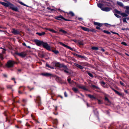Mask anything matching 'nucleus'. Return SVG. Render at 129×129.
Masks as SVG:
<instances>
[{
  "instance_id": "9b49d317",
  "label": "nucleus",
  "mask_w": 129,
  "mask_h": 129,
  "mask_svg": "<svg viewBox=\"0 0 129 129\" xmlns=\"http://www.w3.org/2000/svg\"><path fill=\"white\" fill-rule=\"evenodd\" d=\"M34 41L37 46H40V41L36 39L34 40Z\"/></svg>"
},
{
  "instance_id": "603ef678",
  "label": "nucleus",
  "mask_w": 129,
  "mask_h": 129,
  "mask_svg": "<svg viewBox=\"0 0 129 129\" xmlns=\"http://www.w3.org/2000/svg\"><path fill=\"white\" fill-rule=\"evenodd\" d=\"M64 71L66 73H68V72L67 70H65Z\"/></svg>"
},
{
  "instance_id": "7ed1b4c3",
  "label": "nucleus",
  "mask_w": 129,
  "mask_h": 129,
  "mask_svg": "<svg viewBox=\"0 0 129 129\" xmlns=\"http://www.w3.org/2000/svg\"><path fill=\"white\" fill-rule=\"evenodd\" d=\"M114 13H116L119 14L120 15H121L123 17H126L128 16L127 14V13H126L125 12V13H121L120 11H118L116 9H114Z\"/></svg>"
},
{
  "instance_id": "20e7f679",
  "label": "nucleus",
  "mask_w": 129,
  "mask_h": 129,
  "mask_svg": "<svg viewBox=\"0 0 129 129\" xmlns=\"http://www.w3.org/2000/svg\"><path fill=\"white\" fill-rule=\"evenodd\" d=\"M80 27L83 30L85 31H87L88 32L90 31L93 32L94 31V30L93 29H90L88 28L84 27H83L82 26H81Z\"/></svg>"
},
{
  "instance_id": "f03ea898",
  "label": "nucleus",
  "mask_w": 129,
  "mask_h": 129,
  "mask_svg": "<svg viewBox=\"0 0 129 129\" xmlns=\"http://www.w3.org/2000/svg\"><path fill=\"white\" fill-rule=\"evenodd\" d=\"M8 7L9 9H11L15 11H18V8L17 7H15L13 4L10 2L9 3Z\"/></svg>"
},
{
  "instance_id": "4468645a",
  "label": "nucleus",
  "mask_w": 129,
  "mask_h": 129,
  "mask_svg": "<svg viewBox=\"0 0 129 129\" xmlns=\"http://www.w3.org/2000/svg\"><path fill=\"white\" fill-rule=\"evenodd\" d=\"M42 75L44 76H50L52 75L50 73H42Z\"/></svg>"
},
{
  "instance_id": "4be33fe9",
  "label": "nucleus",
  "mask_w": 129,
  "mask_h": 129,
  "mask_svg": "<svg viewBox=\"0 0 129 129\" xmlns=\"http://www.w3.org/2000/svg\"><path fill=\"white\" fill-rule=\"evenodd\" d=\"M48 30L53 33H56V32L54 30L52 29H48Z\"/></svg>"
},
{
  "instance_id": "f704fd0d",
  "label": "nucleus",
  "mask_w": 129,
  "mask_h": 129,
  "mask_svg": "<svg viewBox=\"0 0 129 129\" xmlns=\"http://www.w3.org/2000/svg\"><path fill=\"white\" fill-rule=\"evenodd\" d=\"M77 56L81 58H82L83 57L82 56H81L80 55H77Z\"/></svg>"
},
{
  "instance_id": "f257e3e1",
  "label": "nucleus",
  "mask_w": 129,
  "mask_h": 129,
  "mask_svg": "<svg viewBox=\"0 0 129 129\" xmlns=\"http://www.w3.org/2000/svg\"><path fill=\"white\" fill-rule=\"evenodd\" d=\"M41 45H43L44 47L46 48L47 50H52L53 52L55 54H57L58 53V51L56 50H52L51 48L46 43H44L43 41H41Z\"/></svg>"
},
{
  "instance_id": "412c9836",
  "label": "nucleus",
  "mask_w": 129,
  "mask_h": 129,
  "mask_svg": "<svg viewBox=\"0 0 129 129\" xmlns=\"http://www.w3.org/2000/svg\"><path fill=\"white\" fill-rule=\"evenodd\" d=\"M68 14H69L72 16H73L74 15V13L72 12H70L69 13H68Z\"/></svg>"
},
{
  "instance_id": "09e8293b",
  "label": "nucleus",
  "mask_w": 129,
  "mask_h": 129,
  "mask_svg": "<svg viewBox=\"0 0 129 129\" xmlns=\"http://www.w3.org/2000/svg\"><path fill=\"white\" fill-rule=\"evenodd\" d=\"M22 101H23V102H26L25 100L24 99H23L22 100Z\"/></svg>"
},
{
  "instance_id": "aec40b11",
  "label": "nucleus",
  "mask_w": 129,
  "mask_h": 129,
  "mask_svg": "<svg viewBox=\"0 0 129 129\" xmlns=\"http://www.w3.org/2000/svg\"><path fill=\"white\" fill-rule=\"evenodd\" d=\"M59 31L60 32H62L64 34H67V31L62 29H60L59 30Z\"/></svg>"
},
{
  "instance_id": "774afa93",
  "label": "nucleus",
  "mask_w": 129,
  "mask_h": 129,
  "mask_svg": "<svg viewBox=\"0 0 129 129\" xmlns=\"http://www.w3.org/2000/svg\"><path fill=\"white\" fill-rule=\"evenodd\" d=\"M23 45H25V43H24L23 44Z\"/></svg>"
},
{
  "instance_id": "f8f14e48",
  "label": "nucleus",
  "mask_w": 129,
  "mask_h": 129,
  "mask_svg": "<svg viewBox=\"0 0 129 129\" xmlns=\"http://www.w3.org/2000/svg\"><path fill=\"white\" fill-rule=\"evenodd\" d=\"M124 8L126 9L125 12L127 14H129V7L128 6H125Z\"/></svg>"
},
{
  "instance_id": "6ab92c4d",
  "label": "nucleus",
  "mask_w": 129,
  "mask_h": 129,
  "mask_svg": "<svg viewBox=\"0 0 129 129\" xmlns=\"http://www.w3.org/2000/svg\"><path fill=\"white\" fill-rule=\"evenodd\" d=\"M75 65L76 66H77L80 69H82L83 68L82 67V66L78 64H75Z\"/></svg>"
},
{
  "instance_id": "dca6fc26",
  "label": "nucleus",
  "mask_w": 129,
  "mask_h": 129,
  "mask_svg": "<svg viewBox=\"0 0 129 129\" xmlns=\"http://www.w3.org/2000/svg\"><path fill=\"white\" fill-rule=\"evenodd\" d=\"M94 23L95 25L99 26H101L102 25V24L97 22H95Z\"/></svg>"
},
{
  "instance_id": "a211bd4d",
  "label": "nucleus",
  "mask_w": 129,
  "mask_h": 129,
  "mask_svg": "<svg viewBox=\"0 0 129 129\" xmlns=\"http://www.w3.org/2000/svg\"><path fill=\"white\" fill-rule=\"evenodd\" d=\"M117 3L121 7H123V4L121 2H117Z\"/></svg>"
},
{
  "instance_id": "c85d7f7f",
  "label": "nucleus",
  "mask_w": 129,
  "mask_h": 129,
  "mask_svg": "<svg viewBox=\"0 0 129 129\" xmlns=\"http://www.w3.org/2000/svg\"><path fill=\"white\" fill-rule=\"evenodd\" d=\"M114 15H115V16L117 17L118 18H120L121 17L119 16V15H118L117 14H116L115 13L114 14Z\"/></svg>"
},
{
  "instance_id": "338daca9",
  "label": "nucleus",
  "mask_w": 129,
  "mask_h": 129,
  "mask_svg": "<svg viewBox=\"0 0 129 129\" xmlns=\"http://www.w3.org/2000/svg\"><path fill=\"white\" fill-rule=\"evenodd\" d=\"M14 82L15 83H16V81L14 80Z\"/></svg>"
},
{
  "instance_id": "39448f33",
  "label": "nucleus",
  "mask_w": 129,
  "mask_h": 129,
  "mask_svg": "<svg viewBox=\"0 0 129 129\" xmlns=\"http://www.w3.org/2000/svg\"><path fill=\"white\" fill-rule=\"evenodd\" d=\"M14 62L13 61L10 60L8 62L7 66L8 67H12L13 66Z\"/></svg>"
},
{
  "instance_id": "bf43d9fd",
  "label": "nucleus",
  "mask_w": 129,
  "mask_h": 129,
  "mask_svg": "<svg viewBox=\"0 0 129 129\" xmlns=\"http://www.w3.org/2000/svg\"><path fill=\"white\" fill-rule=\"evenodd\" d=\"M79 19L80 20H82V19L81 18H79Z\"/></svg>"
},
{
  "instance_id": "5fc2aeb1",
  "label": "nucleus",
  "mask_w": 129,
  "mask_h": 129,
  "mask_svg": "<svg viewBox=\"0 0 129 129\" xmlns=\"http://www.w3.org/2000/svg\"><path fill=\"white\" fill-rule=\"evenodd\" d=\"M102 50L103 51H104V49H102Z\"/></svg>"
},
{
  "instance_id": "6e6d98bb",
  "label": "nucleus",
  "mask_w": 129,
  "mask_h": 129,
  "mask_svg": "<svg viewBox=\"0 0 129 129\" xmlns=\"http://www.w3.org/2000/svg\"><path fill=\"white\" fill-rule=\"evenodd\" d=\"M19 93H21V91H19Z\"/></svg>"
},
{
  "instance_id": "58836bf2",
  "label": "nucleus",
  "mask_w": 129,
  "mask_h": 129,
  "mask_svg": "<svg viewBox=\"0 0 129 129\" xmlns=\"http://www.w3.org/2000/svg\"><path fill=\"white\" fill-rule=\"evenodd\" d=\"M98 6L99 7H101L102 6L101 4H99L98 5Z\"/></svg>"
},
{
  "instance_id": "a878e982",
  "label": "nucleus",
  "mask_w": 129,
  "mask_h": 129,
  "mask_svg": "<svg viewBox=\"0 0 129 129\" xmlns=\"http://www.w3.org/2000/svg\"><path fill=\"white\" fill-rule=\"evenodd\" d=\"M103 32L106 33L107 34H110V33L108 31L106 30H104L103 31Z\"/></svg>"
},
{
  "instance_id": "c756f323",
  "label": "nucleus",
  "mask_w": 129,
  "mask_h": 129,
  "mask_svg": "<svg viewBox=\"0 0 129 129\" xmlns=\"http://www.w3.org/2000/svg\"><path fill=\"white\" fill-rule=\"evenodd\" d=\"M105 100L107 102H108L109 103L110 102H109V100L108 99V98H107L106 97L105 98Z\"/></svg>"
},
{
  "instance_id": "ea45409f",
  "label": "nucleus",
  "mask_w": 129,
  "mask_h": 129,
  "mask_svg": "<svg viewBox=\"0 0 129 129\" xmlns=\"http://www.w3.org/2000/svg\"><path fill=\"white\" fill-rule=\"evenodd\" d=\"M71 80V79L70 78H69L68 79V81L69 82V83H70V81Z\"/></svg>"
},
{
  "instance_id": "5701e85b",
  "label": "nucleus",
  "mask_w": 129,
  "mask_h": 129,
  "mask_svg": "<svg viewBox=\"0 0 129 129\" xmlns=\"http://www.w3.org/2000/svg\"><path fill=\"white\" fill-rule=\"evenodd\" d=\"M73 90L75 92H77L78 91V90L76 88H73Z\"/></svg>"
},
{
  "instance_id": "49530a36",
  "label": "nucleus",
  "mask_w": 129,
  "mask_h": 129,
  "mask_svg": "<svg viewBox=\"0 0 129 129\" xmlns=\"http://www.w3.org/2000/svg\"><path fill=\"white\" fill-rule=\"evenodd\" d=\"M2 95L0 94V100L2 99Z\"/></svg>"
},
{
  "instance_id": "a18cd8bd",
  "label": "nucleus",
  "mask_w": 129,
  "mask_h": 129,
  "mask_svg": "<svg viewBox=\"0 0 129 129\" xmlns=\"http://www.w3.org/2000/svg\"><path fill=\"white\" fill-rule=\"evenodd\" d=\"M36 34H38L39 36H40V33H36Z\"/></svg>"
},
{
  "instance_id": "c03bdc74",
  "label": "nucleus",
  "mask_w": 129,
  "mask_h": 129,
  "mask_svg": "<svg viewBox=\"0 0 129 129\" xmlns=\"http://www.w3.org/2000/svg\"><path fill=\"white\" fill-rule=\"evenodd\" d=\"M3 76L4 77H7V75L5 74H4L3 75Z\"/></svg>"
},
{
  "instance_id": "ddd939ff",
  "label": "nucleus",
  "mask_w": 129,
  "mask_h": 129,
  "mask_svg": "<svg viewBox=\"0 0 129 129\" xmlns=\"http://www.w3.org/2000/svg\"><path fill=\"white\" fill-rule=\"evenodd\" d=\"M12 31L14 34H17L19 33V32L18 30L14 29H13Z\"/></svg>"
},
{
  "instance_id": "0eeeda50",
  "label": "nucleus",
  "mask_w": 129,
  "mask_h": 129,
  "mask_svg": "<svg viewBox=\"0 0 129 129\" xmlns=\"http://www.w3.org/2000/svg\"><path fill=\"white\" fill-rule=\"evenodd\" d=\"M111 9V8L108 7H104L101 8V9L102 10L107 12L110 11Z\"/></svg>"
},
{
  "instance_id": "a19ab883",
  "label": "nucleus",
  "mask_w": 129,
  "mask_h": 129,
  "mask_svg": "<svg viewBox=\"0 0 129 129\" xmlns=\"http://www.w3.org/2000/svg\"><path fill=\"white\" fill-rule=\"evenodd\" d=\"M64 96L65 97H67V94L66 92H64Z\"/></svg>"
},
{
  "instance_id": "37998d69",
  "label": "nucleus",
  "mask_w": 129,
  "mask_h": 129,
  "mask_svg": "<svg viewBox=\"0 0 129 129\" xmlns=\"http://www.w3.org/2000/svg\"><path fill=\"white\" fill-rule=\"evenodd\" d=\"M101 83L103 85H105V83L103 82H101Z\"/></svg>"
},
{
  "instance_id": "052dcab7",
  "label": "nucleus",
  "mask_w": 129,
  "mask_h": 129,
  "mask_svg": "<svg viewBox=\"0 0 129 129\" xmlns=\"http://www.w3.org/2000/svg\"><path fill=\"white\" fill-rule=\"evenodd\" d=\"M126 18V19H128L129 18Z\"/></svg>"
},
{
  "instance_id": "13d9d810",
  "label": "nucleus",
  "mask_w": 129,
  "mask_h": 129,
  "mask_svg": "<svg viewBox=\"0 0 129 129\" xmlns=\"http://www.w3.org/2000/svg\"><path fill=\"white\" fill-rule=\"evenodd\" d=\"M116 91V92L117 93H119V92H118V91Z\"/></svg>"
},
{
  "instance_id": "4d7b16f0",
  "label": "nucleus",
  "mask_w": 129,
  "mask_h": 129,
  "mask_svg": "<svg viewBox=\"0 0 129 129\" xmlns=\"http://www.w3.org/2000/svg\"><path fill=\"white\" fill-rule=\"evenodd\" d=\"M12 80H15V79H14V78H12Z\"/></svg>"
},
{
  "instance_id": "423d86ee",
  "label": "nucleus",
  "mask_w": 129,
  "mask_h": 129,
  "mask_svg": "<svg viewBox=\"0 0 129 129\" xmlns=\"http://www.w3.org/2000/svg\"><path fill=\"white\" fill-rule=\"evenodd\" d=\"M55 66L56 67H58L59 68H61L62 67H63L64 68H66V66L63 65L62 64H61L59 63H55Z\"/></svg>"
},
{
  "instance_id": "e433bc0d",
  "label": "nucleus",
  "mask_w": 129,
  "mask_h": 129,
  "mask_svg": "<svg viewBox=\"0 0 129 129\" xmlns=\"http://www.w3.org/2000/svg\"><path fill=\"white\" fill-rule=\"evenodd\" d=\"M0 58L2 60H3L4 59L3 57L1 55H0Z\"/></svg>"
},
{
  "instance_id": "473e14b6",
  "label": "nucleus",
  "mask_w": 129,
  "mask_h": 129,
  "mask_svg": "<svg viewBox=\"0 0 129 129\" xmlns=\"http://www.w3.org/2000/svg\"><path fill=\"white\" fill-rule=\"evenodd\" d=\"M88 74L90 77H92V76H93L92 75V74L91 73H88Z\"/></svg>"
},
{
  "instance_id": "8fccbe9b",
  "label": "nucleus",
  "mask_w": 129,
  "mask_h": 129,
  "mask_svg": "<svg viewBox=\"0 0 129 129\" xmlns=\"http://www.w3.org/2000/svg\"><path fill=\"white\" fill-rule=\"evenodd\" d=\"M98 101L99 103L100 104L101 103V101L100 100H98Z\"/></svg>"
},
{
  "instance_id": "6e6552de",
  "label": "nucleus",
  "mask_w": 129,
  "mask_h": 129,
  "mask_svg": "<svg viewBox=\"0 0 129 129\" xmlns=\"http://www.w3.org/2000/svg\"><path fill=\"white\" fill-rule=\"evenodd\" d=\"M16 54L19 56L22 57H24L26 55V54L24 52H22L20 53H16Z\"/></svg>"
},
{
  "instance_id": "cd10ccee",
  "label": "nucleus",
  "mask_w": 129,
  "mask_h": 129,
  "mask_svg": "<svg viewBox=\"0 0 129 129\" xmlns=\"http://www.w3.org/2000/svg\"><path fill=\"white\" fill-rule=\"evenodd\" d=\"M47 9L49 10H50L51 11H55L56 10H55L54 9H51L49 7H48Z\"/></svg>"
},
{
  "instance_id": "de8ad7c7",
  "label": "nucleus",
  "mask_w": 129,
  "mask_h": 129,
  "mask_svg": "<svg viewBox=\"0 0 129 129\" xmlns=\"http://www.w3.org/2000/svg\"><path fill=\"white\" fill-rule=\"evenodd\" d=\"M96 28L97 29H100V28L99 26H97L96 27Z\"/></svg>"
},
{
  "instance_id": "2f4dec72",
  "label": "nucleus",
  "mask_w": 129,
  "mask_h": 129,
  "mask_svg": "<svg viewBox=\"0 0 129 129\" xmlns=\"http://www.w3.org/2000/svg\"><path fill=\"white\" fill-rule=\"evenodd\" d=\"M121 44L124 45H126V43L123 42L121 43Z\"/></svg>"
},
{
  "instance_id": "4c0bfd02",
  "label": "nucleus",
  "mask_w": 129,
  "mask_h": 129,
  "mask_svg": "<svg viewBox=\"0 0 129 129\" xmlns=\"http://www.w3.org/2000/svg\"><path fill=\"white\" fill-rule=\"evenodd\" d=\"M45 34V33L44 32H43L41 33V36L44 35Z\"/></svg>"
},
{
  "instance_id": "c9c22d12",
  "label": "nucleus",
  "mask_w": 129,
  "mask_h": 129,
  "mask_svg": "<svg viewBox=\"0 0 129 129\" xmlns=\"http://www.w3.org/2000/svg\"><path fill=\"white\" fill-rule=\"evenodd\" d=\"M88 96L91 98H94L93 96L90 95H89Z\"/></svg>"
},
{
  "instance_id": "0e129e2a",
  "label": "nucleus",
  "mask_w": 129,
  "mask_h": 129,
  "mask_svg": "<svg viewBox=\"0 0 129 129\" xmlns=\"http://www.w3.org/2000/svg\"><path fill=\"white\" fill-rule=\"evenodd\" d=\"M3 31L1 29H0V31Z\"/></svg>"
},
{
  "instance_id": "2eb2a0df",
  "label": "nucleus",
  "mask_w": 129,
  "mask_h": 129,
  "mask_svg": "<svg viewBox=\"0 0 129 129\" xmlns=\"http://www.w3.org/2000/svg\"><path fill=\"white\" fill-rule=\"evenodd\" d=\"M60 18L64 19V18L61 15H60L58 16L56 18L58 20H60Z\"/></svg>"
},
{
  "instance_id": "9d476101",
  "label": "nucleus",
  "mask_w": 129,
  "mask_h": 129,
  "mask_svg": "<svg viewBox=\"0 0 129 129\" xmlns=\"http://www.w3.org/2000/svg\"><path fill=\"white\" fill-rule=\"evenodd\" d=\"M40 96H38L37 97L35 101L37 103H38L39 106L40 105Z\"/></svg>"
},
{
  "instance_id": "69168bd1",
  "label": "nucleus",
  "mask_w": 129,
  "mask_h": 129,
  "mask_svg": "<svg viewBox=\"0 0 129 129\" xmlns=\"http://www.w3.org/2000/svg\"><path fill=\"white\" fill-rule=\"evenodd\" d=\"M3 28V27H1L0 26V28Z\"/></svg>"
},
{
  "instance_id": "bb28decb",
  "label": "nucleus",
  "mask_w": 129,
  "mask_h": 129,
  "mask_svg": "<svg viewBox=\"0 0 129 129\" xmlns=\"http://www.w3.org/2000/svg\"><path fill=\"white\" fill-rule=\"evenodd\" d=\"M123 22H126L127 23V22L126 21V18H123Z\"/></svg>"
},
{
  "instance_id": "f3484780",
  "label": "nucleus",
  "mask_w": 129,
  "mask_h": 129,
  "mask_svg": "<svg viewBox=\"0 0 129 129\" xmlns=\"http://www.w3.org/2000/svg\"><path fill=\"white\" fill-rule=\"evenodd\" d=\"M60 44L62 45H63V46H64V47H66L71 50H72V48H71L70 47H69L68 46H67V45L63 44V43H60Z\"/></svg>"
},
{
  "instance_id": "1a4fd4ad",
  "label": "nucleus",
  "mask_w": 129,
  "mask_h": 129,
  "mask_svg": "<svg viewBox=\"0 0 129 129\" xmlns=\"http://www.w3.org/2000/svg\"><path fill=\"white\" fill-rule=\"evenodd\" d=\"M9 3H10V2H9L8 1H7V3H6L3 2H0V3L1 4H2V5L4 6H5L7 7H8Z\"/></svg>"
},
{
  "instance_id": "72a5a7b5",
  "label": "nucleus",
  "mask_w": 129,
  "mask_h": 129,
  "mask_svg": "<svg viewBox=\"0 0 129 129\" xmlns=\"http://www.w3.org/2000/svg\"><path fill=\"white\" fill-rule=\"evenodd\" d=\"M19 3H20V4H21V5H24V6H26V5H25V4H24L22 2H19Z\"/></svg>"
},
{
  "instance_id": "680f3d73",
  "label": "nucleus",
  "mask_w": 129,
  "mask_h": 129,
  "mask_svg": "<svg viewBox=\"0 0 129 129\" xmlns=\"http://www.w3.org/2000/svg\"><path fill=\"white\" fill-rule=\"evenodd\" d=\"M16 126V127H17V128H19V127H18V126Z\"/></svg>"
},
{
  "instance_id": "79ce46f5",
  "label": "nucleus",
  "mask_w": 129,
  "mask_h": 129,
  "mask_svg": "<svg viewBox=\"0 0 129 129\" xmlns=\"http://www.w3.org/2000/svg\"><path fill=\"white\" fill-rule=\"evenodd\" d=\"M120 83L121 85H124V84L122 82H120Z\"/></svg>"
},
{
  "instance_id": "7c9ffc66",
  "label": "nucleus",
  "mask_w": 129,
  "mask_h": 129,
  "mask_svg": "<svg viewBox=\"0 0 129 129\" xmlns=\"http://www.w3.org/2000/svg\"><path fill=\"white\" fill-rule=\"evenodd\" d=\"M111 32L113 34H117L118 35V36L119 35V34L118 33H117L114 32L112 31H111Z\"/></svg>"
},
{
  "instance_id": "393cba45",
  "label": "nucleus",
  "mask_w": 129,
  "mask_h": 129,
  "mask_svg": "<svg viewBox=\"0 0 129 129\" xmlns=\"http://www.w3.org/2000/svg\"><path fill=\"white\" fill-rule=\"evenodd\" d=\"M92 49L93 50H97L98 49V48L96 47H93Z\"/></svg>"
},
{
  "instance_id": "b1692460",
  "label": "nucleus",
  "mask_w": 129,
  "mask_h": 129,
  "mask_svg": "<svg viewBox=\"0 0 129 129\" xmlns=\"http://www.w3.org/2000/svg\"><path fill=\"white\" fill-rule=\"evenodd\" d=\"M46 66L47 67H49V68H50L51 69H53L54 68V67H53L50 66L48 64H46Z\"/></svg>"
},
{
  "instance_id": "e2e57ef3",
  "label": "nucleus",
  "mask_w": 129,
  "mask_h": 129,
  "mask_svg": "<svg viewBox=\"0 0 129 129\" xmlns=\"http://www.w3.org/2000/svg\"><path fill=\"white\" fill-rule=\"evenodd\" d=\"M33 89V88H32L31 89H30V90H31V89Z\"/></svg>"
},
{
  "instance_id": "3c124183",
  "label": "nucleus",
  "mask_w": 129,
  "mask_h": 129,
  "mask_svg": "<svg viewBox=\"0 0 129 129\" xmlns=\"http://www.w3.org/2000/svg\"><path fill=\"white\" fill-rule=\"evenodd\" d=\"M13 102H16L15 99H13Z\"/></svg>"
},
{
  "instance_id": "864d4df0",
  "label": "nucleus",
  "mask_w": 129,
  "mask_h": 129,
  "mask_svg": "<svg viewBox=\"0 0 129 129\" xmlns=\"http://www.w3.org/2000/svg\"><path fill=\"white\" fill-rule=\"evenodd\" d=\"M58 11H59V12H61L62 11L61 10H60V9H58Z\"/></svg>"
}]
</instances>
